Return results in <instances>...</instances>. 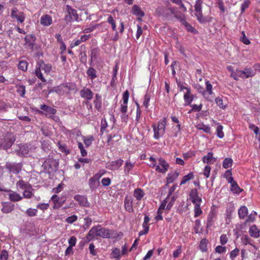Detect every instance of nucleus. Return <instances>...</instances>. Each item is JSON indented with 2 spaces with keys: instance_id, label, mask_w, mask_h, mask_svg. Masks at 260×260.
<instances>
[{
  "instance_id": "obj_4",
  "label": "nucleus",
  "mask_w": 260,
  "mask_h": 260,
  "mask_svg": "<svg viewBox=\"0 0 260 260\" xmlns=\"http://www.w3.org/2000/svg\"><path fill=\"white\" fill-rule=\"evenodd\" d=\"M203 1L202 0H197L194 6L195 13L198 21L202 24L210 22L212 18L210 16H203L202 10V5Z\"/></svg>"
},
{
  "instance_id": "obj_14",
  "label": "nucleus",
  "mask_w": 260,
  "mask_h": 260,
  "mask_svg": "<svg viewBox=\"0 0 260 260\" xmlns=\"http://www.w3.org/2000/svg\"><path fill=\"white\" fill-rule=\"evenodd\" d=\"M80 95L82 98L90 101L93 96V92L89 88L84 87L80 91Z\"/></svg>"
},
{
  "instance_id": "obj_11",
  "label": "nucleus",
  "mask_w": 260,
  "mask_h": 260,
  "mask_svg": "<svg viewBox=\"0 0 260 260\" xmlns=\"http://www.w3.org/2000/svg\"><path fill=\"white\" fill-rule=\"evenodd\" d=\"M25 47L29 49H32L35 45L36 37L34 34H28L24 38Z\"/></svg>"
},
{
  "instance_id": "obj_63",
  "label": "nucleus",
  "mask_w": 260,
  "mask_h": 260,
  "mask_svg": "<svg viewBox=\"0 0 260 260\" xmlns=\"http://www.w3.org/2000/svg\"><path fill=\"white\" fill-rule=\"evenodd\" d=\"M249 0L244 1V3L242 4L241 7V10L242 13H243L245 11V9H246L249 7Z\"/></svg>"
},
{
  "instance_id": "obj_22",
  "label": "nucleus",
  "mask_w": 260,
  "mask_h": 260,
  "mask_svg": "<svg viewBox=\"0 0 260 260\" xmlns=\"http://www.w3.org/2000/svg\"><path fill=\"white\" fill-rule=\"evenodd\" d=\"M52 23V18L48 14L43 15L40 19V23L44 26H49Z\"/></svg>"
},
{
  "instance_id": "obj_5",
  "label": "nucleus",
  "mask_w": 260,
  "mask_h": 260,
  "mask_svg": "<svg viewBox=\"0 0 260 260\" xmlns=\"http://www.w3.org/2000/svg\"><path fill=\"white\" fill-rule=\"evenodd\" d=\"M63 10L64 11V20L67 24L73 21H79V18L76 10L69 5H67L63 8Z\"/></svg>"
},
{
  "instance_id": "obj_49",
  "label": "nucleus",
  "mask_w": 260,
  "mask_h": 260,
  "mask_svg": "<svg viewBox=\"0 0 260 260\" xmlns=\"http://www.w3.org/2000/svg\"><path fill=\"white\" fill-rule=\"evenodd\" d=\"M231 190L234 193H239L242 191L236 182L231 185Z\"/></svg>"
},
{
  "instance_id": "obj_32",
  "label": "nucleus",
  "mask_w": 260,
  "mask_h": 260,
  "mask_svg": "<svg viewBox=\"0 0 260 260\" xmlns=\"http://www.w3.org/2000/svg\"><path fill=\"white\" fill-rule=\"evenodd\" d=\"M135 166V162H131L127 160L124 167V172L126 175H128L129 172L134 168Z\"/></svg>"
},
{
  "instance_id": "obj_10",
  "label": "nucleus",
  "mask_w": 260,
  "mask_h": 260,
  "mask_svg": "<svg viewBox=\"0 0 260 260\" xmlns=\"http://www.w3.org/2000/svg\"><path fill=\"white\" fill-rule=\"evenodd\" d=\"M11 17L12 18H15L17 21L22 23L25 20V16L23 12L19 11L16 7L12 8L11 13Z\"/></svg>"
},
{
  "instance_id": "obj_37",
  "label": "nucleus",
  "mask_w": 260,
  "mask_h": 260,
  "mask_svg": "<svg viewBox=\"0 0 260 260\" xmlns=\"http://www.w3.org/2000/svg\"><path fill=\"white\" fill-rule=\"evenodd\" d=\"M30 185V184L25 182L22 179L19 180L16 183V186L17 188H19V189H23V190L26 189Z\"/></svg>"
},
{
  "instance_id": "obj_24",
  "label": "nucleus",
  "mask_w": 260,
  "mask_h": 260,
  "mask_svg": "<svg viewBox=\"0 0 260 260\" xmlns=\"http://www.w3.org/2000/svg\"><path fill=\"white\" fill-rule=\"evenodd\" d=\"M125 209L129 212H133V201L131 198L125 197L124 201Z\"/></svg>"
},
{
  "instance_id": "obj_59",
  "label": "nucleus",
  "mask_w": 260,
  "mask_h": 260,
  "mask_svg": "<svg viewBox=\"0 0 260 260\" xmlns=\"http://www.w3.org/2000/svg\"><path fill=\"white\" fill-rule=\"evenodd\" d=\"M223 127L222 125H219L217 126L216 132L217 135L219 138H222L224 137V134L222 132Z\"/></svg>"
},
{
  "instance_id": "obj_19",
  "label": "nucleus",
  "mask_w": 260,
  "mask_h": 260,
  "mask_svg": "<svg viewBox=\"0 0 260 260\" xmlns=\"http://www.w3.org/2000/svg\"><path fill=\"white\" fill-rule=\"evenodd\" d=\"M18 149H16L17 154L20 156H25L29 152L28 147L26 144H20L18 146Z\"/></svg>"
},
{
  "instance_id": "obj_29",
  "label": "nucleus",
  "mask_w": 260,
  "mask_h": 260,
  "mask_svg": "<svg viewBox=\"0 0 260 260\" xmlns=\"http://www.w3.org/2000/svg\"><path fill=\"white\" fill-rule=\"evenodd\" d=\"M38 68H40V69L43 70L45 73L49 74L51 72L52 67L50 63H45L44 62L41 61L39 63Z\"/></svg>"
},
{
  "instance_id": "obj_38",
  "label": "nucleus",
  "mask_w": 260,
  "mask_h": 260,
  "mask_svg": "<svg viewBox=\"0 0 260 260\" xmlns=\"http://www.w3.org/2000/svg\"><path fill=\"white\" fill-rule=\"evenodd\" d=\"M87 75L92 80L96 78V71L92 67L89 68L86 72Z\"/></svg>"
},
{
  "instance_id": "obj_43",
  "label": "nucleus",
  "mask_w": 260,
  "mask_h": 260,
  "mask_svg": "<svg viewBox=\"0 0 260 260\" xmlns=\"http://www.w3.org/2000/svg\"><path fill=\"white\" fill-rule=\"evenodd\" d=\"M143 230L140 231L139 232V236H142L143 235H146L149 231V225L148 223H145L144 222L142 224Z\"/></svg>"
},
{
  "instance_id": "obj_18",
  "label": "nucleus",
  "mask_w": 260,
  "mask_h": 260,
  "mask_svg": "<svg viewBox=\"0 0 260 260\" xmlns=\"http://www.w3.org/2000/svg\"><path fill=\"white\" fill-rule=\"evenodd\" d=\"M6 167L10 171V172L14 174L19 173L21 170V167L19 164L14 163L7 162L6 164Z\"/></svg>"
},
{
  "instance_id": "obj_13",
  "label": "nucleus",
  "mask_w": 260,
  "mask_h": 260,
  "mask_svg": "<svg viewBox=\"0 0 260 260\" xmlns=\"http://www.w3.org/2000/svg\"><path fill=\"white\" fill-rule=\"evenodd\" d=\"M237 76L241 78H249L254 75L253 70L250 68H246L244 70H236Z\"/></svg>"
},
{
  "instance_id": "obj_62",
  "label": "nucleus",
  "mask_w": 260,
  "mask_h": 260,
  "mask_svg": "<svg viewBox=\"0 0 260 260\" xmlns=\"http://www.w3.org/2000/svg\"><path fill=\"white\" fill-rule=\"evenodd\" d=\"M178 174L176 173L170 174L168 175L167 177V183H172L174 180L177 178Z\"/></svg>"
},
{
  "instance_id": "obj_34",
  "label": "nucleus",
  "mask_w": 260,
  "mask_h": 260,
  "mask_svg": "<svg viewBox=\"0 0 260 260\" xmlns=\"http://www.w3.org/2000/svg\"><path fill=\"white\" fill-rule=\"evenodd\" d=\"M259 231L255 225H252L249 229V234L251 237L258 238L259 236Z\"/></svg>"
},
{
  "instance_id": "obj_7",
  "label": "nucleus",
  "mask_w": 260,
  "mask_h": 260,
  "mask_svg": "<svg viewBox=\"0 0 260 260\" xmlns=\"http://www.w3.org/2000/svg\"><path fill=\"white\" fill-rule=\"evenodd\" d=\"M40 109L43 110H38V113L40 115H44L47 118L57 121L58 117L55 116L57 112L56 109L53 108L47 105L43 104L40 106Z\"/></svg>"
},
{
  "instance_id": "obj_61",
  "label": "nucleus",
  "mask_w": 260,
  "mask_h": 260,
  "mask_svg": "<svg viewBox=\"0 0 260 260\" xmlns=\"http://www.w3.org/2000/svg\"><path fill=\"white\" fill-rule=\"evenodd\" d=\"M189 6V4L187 2L183 3L182 1L180 0V12H185L186 11L187 7Z\"/></svg>"
},
{
  "instance_id": "obj_45",
  "label": "nucleus",
  "mask_w": 260,
  "mask_h": 260,
  "mask_svg": "<svg viewBox=\"0 0 260 260\" xmlns=\"http://www.w3.org/2000/svg\"><path fill=\"white\" fill-rule=\"evenodd\" d=\"M35 75L40 80H41L43 82H45L46 81V80L45 78L43 77L42 72L41 70L40 69V68L37 67L35 70Z\"/></svg>"
},
{
  "instance_id": "obj_44",
  "label": "nucleus",
  "mask_w": 260,
  "mask_h": 260,
  "mask_svg": "<svg viewBox=\"0 0 260 260\" xmlns=\"http://www.w3.org/2000/svg\"><path fill=\"white\" fill-rule=\"evenodd\" d=\"M58 146L59 149L61 152L65 153L66 154H68L70 153V151L68 149L67 145L65 144L59 142L58 143Z\"/></svg>"
},
{
  "instance_id": "obj_35",
  "label": "nucleus",
  "mask_w": 260,
  "mask_h": 260,
  "mask_svg": "<svg viewBox=\"0 0 260 260\" xmlns=\"http://www.w3.org/2000/svg\"><path fill=\"white\" fill-rule=\"evenodd\" d=\"M107 22L111 24L112 29L113 31H116V33H117L116 31V20L114 19L112 15H108V17L107 19Z\"/></svg>"
},
{
  "instance_id": "obj_50",
  "label": "nucleus",
  "mask_w": 260,
  "mask_h": 260,
  "mask_svg": "<svg viewBox=\"0 0 260 260\" xmlns=\"http://www.w3.org/2000/svg\"><path fill=\"white\" fill-rule=\"evenodd\" d=\"M194 211L195 217H198L202 213V210L200 208V204H194Z\"/></svg>"
},
{
  "instance_id": "obj_41",
  "label": "nucleus",
  "mask_w": 260,
  "mask_h": 260,
  "mask_svg": "<svg viewBox=\"0 0 260 260\" xmlns=\"http://www.w3.org/2000/svg\"><path fill=\"white\" fill-rule=\"evenodd\" d=\"M88 184L90 189L92 190H94L100 185V182L97 181L92 178H90L89 179Z\"/></svg>"
},
{
  "instance_id": "obj_53",
  "label": "nucleus",
  "mask_w": 260,
  "mask_h": 260,
  "mask_svg": "<svg viewBox=\"0 0 260 260\" xmlns=\"http://www.w3.org/2000/svg\"><path fill=\"white\" fill-rule=\"evenodd\" d=\"M241 37H240V40L245 45H249L250 43V41L246 37V35L244 31L241 32Z\"/></svg>"
},
{
  "instance_id": "obj_1",
  "label": "nucleus",
  "mask_w": 260,
  "mask_h": 260,
  "mask_svg": "<svg viewBox=\"0 0 260 260\" xmlns=\"http://www.w3.org/2000/svg\"><path fill=\"white\" fill-rule=\"evenodd\" d=\"M95 236L107 239L117 238L116 234L114 231L105 228H102L101 225L92 228L87 235V238L91 240Z\"/></svg>"
},
{
  "instance_id": "obj_27",
  "label": "nucleus",
  "mask_w": 260,
  "mask_h": 260,
  "mask_svg": "<svg viewBox=\"0 0 260 260\" xmlns=\"http://www.w3.org/2000/svg\"><path fill=\"white\" fill-rule=\"evenodd\" d=\"M80 48L82 50L79 54L80 61L83 64H86L87 62V55L85 51L86 46L85 45H82L81 46Z\"/></svg>"
},
{
  "instance_id": "obj_16",
  "label": "nucleus",
  "mask_w": 260,
  "mask_h": 260,
  "mask_svg": "<svg viewBox=\"0 0 260 260\" xmlns=\"http://www.w3.org/2000/svg\"><path fill=\"white\" fill-rule=\"evenodd\" d=\"M217 216V212L214 207H212L208 215L207 221V228L211 227L213 225V220L216 219Z\"/></svg>"
},
{
  "instance_id": "obj_12",
  "label": "nucleus",
  "mask_w": 260,
  "mask_h": 260,
  "mask_svg": "<svg viewBox=\"0 0 260 260\" xmlns=\"http://www.w3.org/2000/svg\"><path fill=\"white\" fill-rule=\"evenodd\" d=\"M51 200L54 204V209L59 208L66 202V199L64 197H61L59 198L56 194H54L52 196Z\"/></svg>"
},
{
  "instance_id": "obj_64",
  "label": "nucleus",
  "mask_w": 260,
  "mask_h": 260,
  "mask_svg": "<svg viewBox=\"0 0 260 260\" xmlns=\"http://www.w3.org/2000/svg\"><path fill=\"white\" fill-rule=\"evenodd\" d=\"M49 207V205L48 203H41L37 205V208L42 211H45L47 210Z\"/></svg>"
},
{
  "instance_id": "obj_8",
  "label": "nucleus",
  "mask_w": 260,
  "mask_h": 260,
  "mask_svg": "<svg viewBox=\"0 0 260 260\" xmlns=\"http://www.w3.org/2000/svg\"><path fill=\"white\" fill-rule=\"evenodd\" d=\"M180 91L183 92V99L184 105H190L194 98V95L191 92V89L188 86H185L180 84Z\"/></svg>"
},
{
  "instance_id": "obj_33",
  "label": "nucleus",
  "mask_w": 260,
  "mask_h": 260,
  "mask_svg": "<svg viewBox=\"0 0 260 260\" xmlns=\"http://www.w3.org/2000/svg\"><path fill=\"white\" fill-rule=\"evenodd\" d=\"M122 255L121 251L118 248H114L112 249L111 253H110L111 258L119 259Z\"/></svg>"
},
{
  "instance_id": "obj_60",
  "label": "nucleus",
  "mask_w": 260,
  "mask_h": 260,
  "mask_svg": "<svg viewBox=\"0 0 260 260\" xmlns=\"http://www.w3.org/2000/svg\"><path fill=\"white\" fill-rule=\"evenodd\" d=\"M150 100V95L146 93L144 97V101H143V105L146 107L147 108L149 105V102Z\"/></svg>"
},
{
  "instance_id": "obj_36",
  "label": "nucleus",
  "mask_w": 260,
  "mask_h": 260,
  "mask_svg": "<svg viewBox=\"0 0 260 260\" xmlns=\"http://www.w3.org/2000/svg\"><path fill=\"white\" fill-rule=\"evenodd\" d=\"M248 214L247 208L243 206L241 207L238 210L239 217L241 219H244Z\"/></svg>"
},
{
  "instance_id": "obj_52",
  "label": "nucleus",
  "mask_w": 260,
  "mask_h": 260,
  "mask_svg": "<svg viewBox=\"0 0 260 260\" xmlns=\"http://www.w3.org/2000/svg\"><path fill=\"white\" fill-rule=\"evenodd\" d=\"M38 210L37 209H32L29 208L26 211V214L29 217H34L37 215Z\"/></svg>"
},
{
  "instance_id": "obj_58",
  "label": "nucleus",
  "mask_w": 260,
  "mask_h": 260,
  "mask_svg": "<svg viewBox=\"0 0 260 260\" xmlns=\"http://www.w3.org/2000/svg\"><path fill=\"white\" fill-rule=\"evenodd\" d=\"M9 253L7 250H3L0 253V260H8Z\"/></svg>"
},
{
  "instance_id": "obj_21",
  "label": "nucleus",
  "mask_w": 260,
  "mask_h": 260,
  "mask_svg": "<svg viewBox=\"0 0 260 260\" xmlns=\"http://www.w3.org/2000/svg\"><path fill=\"white\" fill-rule=\"evenodd\" d=\"M10 192L8 194L9 199L13 202H19L22 199V197L16 191H14L10 189Z\"/></svg>"
},
{
  "instance_id": "obj_20",
  "label": "nucleus",
  "mask_w": 260,
  "mask_h": 260,
  "mask_svg": "<svg viewBox=\"0 0 260 260\" xmlns=\"http://www.w3.org/2000/svg\"><path fill=\"white\" fill-rule=\"evenodd\" d=\"M190 198L194 204H200L202 199L199 197L197 189H192L190 192Z\"/></svg>"
},
{
  "instance_id": "obj_2",
  "label": "nucleus",
  "mask_w": 260,
  "mask_h": 260,
  "mask_svg": "<svg viewBox=\"0 0 260 260\" xmlns=\"http://www.w3.org/2000/svg\"><path fill=\"white\" fill-rule=\"evenodd\" d=\"M149 160L150 161L149 167L155 169L157 172L164 173L168 171L169 165L163 158L159 157L156 159L153 156H150Z\"/></svg>"
},
{
  "instance_id": "obj_56",
  "label": "nucleus",
  "mask_w": 260,
  "mask_h": 260,
  "mask_svg": "<svg viewBox=\"0 0 260 260\" xmlns=\"http://www.w3.org/2000/svg\"><path fill=\"white\" fill-rule=\"evenodd\" d=\"M99 52V51L98 48H94L91 50L90 54L91 61L96 59Z\"/></svg>"
},
{
  "instance_id": "obj_48",
  "label": "nucleus",
  "mask_w": 260,
  "mask_h": 260,
  "mask_svg": "<svg viewBox=\"0 0 260 260\" xmlns=\"http://www.w3.org/2000/svg\"><path fill=\"white\" fill-rule=\"evenodd\" d=\"M190 106L191 107V109H190L189 111V113H191L193 111L194 112H199L201 110L202 107H203V105L201 103L199 105H196V104H194V105L190 104Z\"/></svg>"
},
{
  "instance_id": "obj_9",
  "label": "nucleus",
  "mask_w": 260,
  "mask_h": 260,
  "mask_svg": "<svg viewBox=\"0 0 260 260\" xmlns=\"http://www.w3.org/2000/svg\"><path fill=\"white\" fill-rule=\"evenodd\" d=\"M58 166L56 160L52 157L47 158L42 165L45 171L49 173L56 170Z\"/></svg>"
},
{
  "instance_id": "obj_28",
  "label": "nucleus",
  "mask_w": 260,
  "mask_h": 260,
  "mask_svg": "<svg viewBox=\"0 0 260 260\" xmlns=\"http://www.w3.org/2000/svg\"><path fill=\"white\" fill-rule=\"evenodd\" d=\"M74 199L77 201L79 205L82 206H86L88 203L87 199L84 196L80 195H76L74 196Z\"/></svg>"
},
{
  "instance_id": "obj_25",
  "label": "nucleus",
  "mask_w": 260,
  "mask_h": 260,
  "mask_svg": "<svg viewBox=\"0 0 260 260\" xmlns=\"http://www.w3.org/2000/svg\"><path fill=\"white\" fill-rule=\"evenodd\" d=\"M132 13L133 15L141 18L144 17L145 15L144 12L142 11L141 8L137 5H135L133 6Z\"/></svg>"
},
{
  "instance_id": "obj_15",
  "label": "nucleus",
  "mask_w": 260,
  "mask_h": 260,
  "mask_svg": "<svg viewBox=\"0 0 260 260\" xmlns=\"http://www.w3.org/2000/svg\"><path fill=\"white\" fill-rule=\"evenodd\" d=\"M1 204L2 206L1 211L3 213H10L14 209V204L10 202H3Z\"/></svg>"
},
{
  "instance_id": "obj_51",
  "label": "nucleus",
  "mask_w": 260,
  "mask_h": 260,
  "mask_svg": "<svg viewBox=\"0 0 260 260\" xmlns=\"http://www.w3.org/2000/svg\"><path fill=\"white\" fill-rule=\"evenodd\" d=\"M208 241L206 239H202L200 243V248L203 252H205L207 250V244Z\"/></svg>"
},
{
  "instance_id": "obj_55",
  "label": "nucleus",
  "mask_w": 260,
  "mask_h": 260,
  "mask_svg": "<svg viewBox=\"0 0 260 260\" xmlns=\"http://www.w3.org/2000/svg\"><path fill=\"white\" fill-rule=\"evenodd\" d=\"M78 217L76 215H73L71 216L68 217L66 219V221L70 224H72L77 220Z\"/></svg>"
},
{
  "instance_id": "obj_6",
  "label": "nucleus",
  "mask_w": 260,
  "mask_h": 260,
  "mask_svg": "<svg viewBox=\"0 0 260 260\" xmlns=\"http://www.w3.org/2000/svg\"><path fill=\"white\" fill-rule=\"evenodd\" d=\"M166 124L167 119L166 117H164L162 120L158 121L157 124H153L152 125L154 138L155 139L157 140L163 136L165 132Z\"/></svg>"
},
{
  "instance_id": "obj_42",
  "label": "nucleus",
  "mask_w": 260,
  "mask_h": 260,
  "mask_svg": "<svg viewBox=\"0 0 260 260\" xmlns=\"http://www.w3.org/2000/svg\"><path fill=\"white\" fill-rule=\"evenodd\" d=\"M136 105L137 106L136 108V121L137 123H139L141 118V115H142V111L140 108V105L138 104V102H136Z\"/></svg>"
},
{
  "instance_id": "obj_23",
  "label": "nucleus",
  "mask_w": 260,
  "mask_h": 260,
  "mask_svg": "<svg viewBox=\"0 0 260 260\" xmlns=\"http://www.w3.org/2000/svg\"><path fill=\"white\" fill-rule=\"evenodd\" d=\"M123 160L122 159H118L116 160L112 161L109 165L108 168L112 170H117L123 164Z\"/></svg>"
},
{
  "instance_id": "obj_46",
  "label": "nucleus",
  "mask_w": 260,
  "mask_h": 260,
  "mask_svg": "<svg viewBox=\"0 0 260 260\" xmlns=\"http://www.w3.org/2000/svg\"><path fill=\"white\" fill-rule=\"evenodd\" d=\"M233 160L231 158H225L223 161L222 167L225 169H228L232 166Z\"/></svg>"
},
{
  "instance_id": "obj_54",
  "label": "nucleus",
  "mask_w": 260,
  "mask_h": 260,
  "mask_svg": "<svg viewBox=\"0 0 260 260\" xmlns=\"http://www.w3.org/2000/svg\"><path fill=\"white\" fill-rule=\"evenodd\" d=\"M129 93L127 90L124 92L122 95V104H127L129 99Z\"/></svg>"
},
{
  "instance_id": "obj_47",
  "label": "nucleus",
  "mask_w": 260,
  "mask_h": 260,
  "mask_svg": "<svg viewBox=\"0 0 260 260\" xmlns=\"http://www.w3.org/2000/svg\"><path fill=\"white\" fill-rule=\"evenodd\" d=\"M28 63L25 60H21L19 61L18 64V68L23 71H26L27 70Z\"/></svg>"
},
{
  "instance_id": "obj_39",
  "label": "nucleus",
  "mask_w": 260,
  "mask_h": 260,
  "mask_svg": "<svg viewBox=\"0 0 260 260\" xmlns=\"http://www.w3.org/2000/svg\"><path fill=\"white\" fill-rule=\"evenodd\" d=\"M82 138L83 142L86 147L90 146L91 145L92 141L94 140V137L93 136H83Z\"/></svg>"
},
{
  "instance_id": "obj_31",
  "label": "nucleus",
  "mask_w": 260,
  "mask_h": 260,
  "mask_svg": "<svg viewBox=\"0 0 260 260\" xmlns=\"http://www.w3.org/2000/svg\"><path fill=\"white\" fill-rule=\"evenodd\" d=\"M145 193L143 190L140 188L135 189L134 191V197L138 200L140 201L144 197Z\"/></svg>"
},
{
  "instance_id": "obj_17",
  "label": "nucleus",
  "mask_w": 260,
  "mask_h": 260,
  "mask_svg": "<svg viewBox=\"0 0 260 260\" xmlns=\"http://www.w3.org/2000/svg\"><path fill=\"white\" fill-rule=\"evenodd\" d=\"M180 22L187 31L194 34L198 33V30L185 20L182 19L181 15H180Z\"/></svg>"
},
{
  "instance_id": "obj_26",
  "label": "nucleus",
  "mask_w": 260,
  "mask_h": 260,
  "mask_svg": "<svg viewBox=\"0 0 260 260\" xmlns=\"http://www.w3.org/2000/svg\"><path fill=\"white\" fill-rule=\"evenodd\" d=\"M216 161V158L213 156V153L211 152H208L207 155H205L203 157V161L204 163L213 164Z\"/></svg>"
},
{
  "instance_id": "obj_40",
  "label": "nucleus",
  "mask_w": 260,
  "mask_h": 260,
  "mask_svg": "<svg viewBox=\"0 0 260 260\" xmlns=\"http://www.w3.org/2000/svg\"><path fill=\"white\" fill-rule=\"evenodd\" d=\"M194 177V175L192 172L189 173L188 174L184 176L180 183V185L185 184L187 182L191 179H192Z\"/></svg>"
},
{
  "instance_id": "obj_3",
  "label": "nucleus",
  "mask_w": 260,
  "mask_h": 260,
  "mask_svg": "<svg viewBox=\"0 0 260 260\" xmlns=\"http://www.w3.org/2000/svg\"><path fill=\"white\" fill-rule=\"evenodd\" d=\"M16 138L12 133H7L0 137V148L4 150H7L11 148Z\"/></svg>"
},
{
  "instance_id": "obj_57",
  "label": "nucleus",
  "mask_w": 260,
  "mask_h": 260,
  "mask_svg": "<svg viewBox=\"0 0 260 260\" xmlns=\"http://www.w3.org/2000/svg\"><path fill=\"white\" fill-rule=\"evenodd\" d=\"M197 128L199 129L203 130L205 132L208 133L210 132V127L204 124H198L197 126Z\"/></svg>"
},
{
  "instance_id": "obj_30",
  "label": "nucleus",
  "mask_w": 260,
  "mask_h": 260,
  "mask_svg": "<svg viewBox=\"0 0 260 260\" xmlns=\"http://www.w3.org/2000/svg\"><path fill=\"white\" fill-rule=\"evenodd\" d=\"M32 190L33 188L32 186L30 185L27 188L23 190L22 192L23 197L25 199H30L34 196Z\"/></svg>"
}]
</instances>
